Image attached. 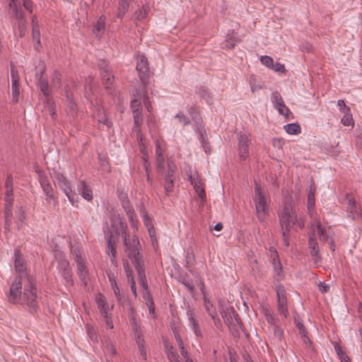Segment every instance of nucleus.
Wrapping results in <instances>:
<instances>
[{
  "label": "nucleus",
  "mask_w": 362,
  "mask_h": 362,
  "mask_svg": "<svg viewBox=\"0 0 362 362\" xmlns=\"http://www.w3.org/2000/svg\"><path fill=\"white\" fill-rule=\"evenodd\" d=\"M57 269L59 272L70 269L69 261L63 255H60L58 259Z\"/></svg>",
  "instance_id": "obj_39"
},
{
  "label": "nucleus",
  "mask_w": 362,
  "mask_h": 362,
  "mask_svg": "<svg viewBox=\"0 0 362 362\" xmlns=\"http://www.w3.org/2000/svg\"><path fill=\"white\" fill-rule=\"evenodd\" d=\"M158 171L162 173L165 180H175L176 166L172 161L168 162V169L166 171H165V168Z\"/></svg>",
  "instance_id": "obj_23"
},
{
  "label": "nucleus",
  "mask_w": 362,
  "mask_h": 362,
  "mask_svg": "<svg viewBox=\"0 0 362 362\" xmlns=\"http://www.w3.org/2000/svg\"><path fill=\"white\" fill-rule=\"evenodd\" d=\"M5 228L10 230L12 217L13 205V177L11 175H8L5 182Z\"/></svg>",
  "instance_id": "obj_6"
},
{
  "label": "nucleus",
  "mask_w": 362,
  "mask_h": 362,
  "mask_svg": "<svg viewBox=\"0 0 362 362\" xmlns=\"http://www.w3.org/2000/svg\"><path fill=\"white\" fill-rule=\"evenodd\" d=\"M175 118H177L179 121V122H180L181 124H182L184 126L185 125H187L188 124H189V119L188 117H187L185 115H183L182 113L180 112V113H177L176 115H175Z\"/></svg>",
  "instance_id": "obj_57"
},
{
  "label": "nucleus",
  "mask_w": 362,
  "mask_h": 362,
  "mask_svg": "<svg viewBox=\"0 0 362 362\" xmlns=\"http://www.w3.org/2000/svg\"><path fill=\"white\" fill-rule=\"evenodd\" d=\"M112 290L114 291V293H115L117 299L119 301H121V300H122V294L120 293V291H119V286H117V284L115 281H114V283L112 282Z\"/></svg>",
  "instance_id": "obj_59"
},
{
  "label": "nucleus",
  "mask_w": 362,
  "mask_h": 362,
  "mask_svg": "<svg viewBox=\"0 0 362 362\" xmlns=\"http://www.w3.org/2000/svg\"><path fill=\"white\" fill-rule=\"evenodd\" d=\"M47 108L48 111L50 114V115L54 118L56 115V112L54 107V103L49 99L47 98Z\"/></svg>",
  "instance_id": "obj_60"
},
{
  "label": "nucleus",
  "mask_w": 362,
  "mask_h": 362,
  "mask_svg": "<svg viewBox=\"0 0 362 362\" xmlns=\"http://www.w3.org/2000/svg\"><path fill=\"white\" fill-rule=\"evenodd\" d=\"M58 187L63 191V192L67 197L69 201L74 205L75 202L74 197L76 194L72 190L69 182L66 181L65 183L59 185Z\"/></svg>",
  "instance_id": "obj_25"
},
{
  "label": "nucleus",
  "mask_w": 362,
  "mask_h": 362,
  "mask_svg": "<svg viewBox=\"0 0 362 362\" xmlns=\"http://www.w3.org/2000/svg\"><path fill=\"white\" fill-rule=\"evenodd\" d=\"M196 193L197 194V196L201 199L202 202L204 203L206 201V194L204 192V189L202 187H198L197 189H194Z\"/></svg>",
  "instance_id": "obj_62"
},
{
  "label": "nucleus",
  "mask_w": 362,
  "mask_h": 362,
  "mask_svg": "<svg viewBox=\"0 0 362 362\" xmlns=\"http://www.w3.org/2000/svg\"><path fill=\"white\" fill-rule=\"evenodd\" d=\"M142 104L146 107L148 112L151 111L152 107L150 105L146 90L144 88L139 90L136 89L135 93L132 95L131 108L132 110L133 115H134V113L141 114Z\"/></svg>",
  "instance_id": "obj_7"
},
{
  "label": "nucleus",
  "mask_w": 362,
  "mask_h": 362,
  "mask_svg": "<svg viewBox=\"0 0 362 362\" xmlns=\"http://www.w3.org/2000/svg\"><path fill=\"white\" fill-rule=\"evenodd\" d=\"M315 201L314 189H310L308 195V214H310L312 219L315 218V217H318L315 211Z\"/></svg>",
  "instance_id": "obj_22"
},
{
  "label": "nucleus",
  "mask_w": 362,
  "mask_h": 362,
  "mask_svg": "<svg viewBox=\"0 0 362 362\" xmlns=\"http://www.w3.org/2000/svg\"><path fill=\"white\" fill-rule=\"evenodd\" d=\"M334 349L341 362H351L346 353L338 344L334 345Z\"/></svg>",
  "instance_id": "obj_37"
},
{
  "label": "nucleus",
  "mask_w": 362,
  "mask_h": 362,
  "mask_svg": "<svg viewBox=\"0 0 362 362\" xmlns=\"http://www.w3.org/2000/svg\"><path fill=\"white\" fill-rule=\"evenodd\" d=\"M166 354L170 362H180L179 355L176 350L171 346H166Z\"/></svg>",
  "instance_id": "obj_36"
},
{
  "label": "nucleus",
  "mask_w": 362,
  "mask_h": 362,
  "mask_svg": "<svg viewBox=\"0 0 362 362\" xmlns=\"http://www.w3.org/2000/svg\"><path fill=\"white\" fill-rule=\"evenodd\" d=\"M15 269L18 273H23L25 271L24 261L21 257V252L18 250L15 251Z\"/></svg>",
  "instance_id": "obj_32"
},
{
  "label": "nucleus",
  "mask_w": 362,
  "mask_h": 362,
  "mask_svg": "<svg viewBox=\"0 0 362 362\" xmlns=\"http://www.w3.org/2000/svg\"><path fill=\"white\" fill-rule=\"evenodd\" d=\"M284 128L286 133L291 135H297L301 132L300 126L298 123L287 124Z\"/></svg>",
  "instance_id": "obj_35"
},
{
  "label": "nucleus",
  "mask_w": 362,
  "mask_h": 362,
  "mask_svg": "<svg viewBox=\"0 0 362 362\" xmlns=\"http://www.w3.org/2000/svg\"><path fill=\"white\" fill-rule=\"evenodd\" d=\"M274 337L279 341H281L284 337L283 330L279 327V325L272 327Z\"/></svg>",
  "instance_id": "obj_50"
},
{
  "label": "nucleus",
  "mask_w": 362,
  "mask_h": 362,
  "mask_svg": "<svg viewBox=\"0 0 362 362\" xmlns=\"http://www.w3.org/2000/svg\"><path fill=\"white\" fill-rule=\"evenodd\" d=\"M198 129L199 131V141L202 144L204 151H205V153H207L208 151H209V146L208 145V143L206 141V138H205V135H204L205 132H203V130L201 129L199 127L198 128Z\"/></svg>",
  "instance_id": "obj_48"
},
{
  "label": "nucleus",
  "mask_w": 362,
  "mask_h": 362,
  "mask_svg": "<svg viewBox=\"0 0 362 362\" xmlns=\"http://www.w3.org/2000/svg\"><path fill=\"white\" fill-rule=\"evenodd\" d=\"M122 207L124 208L129 221L132 223V224H134V220H135V213L134 210L132 208L129 199L126 197V195L120 198Z\"/></svg>",
  "instance_id": "obj_17"
},
{
  "label": "nucleus",
  "mask_w": 362,
  "mask_h": 362,
  "mask_svg": "<svg viewBox=\"0 0 362 362\" xmlns=\"http://www.w3.org/2000/svg\"><path fill=\"white\" fill-rule=\"evenodd\" d=\"M95 302L98 309L100 310L101 315L103 317H107L109 313L110 308L105 297L101 293H98L95 296Z\"/></svg>",
  "instance_id": "obj_16"
},
{
  "label": "nucleus",
  "mask_w": 362,
  "mask_h": 362,
  "mask_svg": "<svg viewBox=\"0 0 362 362\" xmlns=\"http://www.w3.org/2000/svg\"><path fill=\"white\" fill-rule=\"evenodd\" d=\"M71 252L74 257L76 262L83 261V259L81 255V252L78 248L72 247L71 249Z\"/></svg>",
  "instance_id": "obj_56"
},
{
  "label": "nucleus",
  "mask_w": 362,
  "mask_h": 362,
  "mask_svg": "<svg viewBox=\"0 0 362 362\" xmlns=\"http://www.w3.org/2000/svg\"><path fill=\"white\" fill-rule=\"evenodd\" d=\"M274 269L278 276L281 275L282 272V265L278 258H274L272 261Z\"/></svg>",
  "instance_id": "obj_53"
},
{
  "label": "nucleus",
  "mask_w": 362,
  "mask_h": 362,
  "mask_svg": "<svg viewBox=\"0 0 362 362\" xmlns=\"http://www.w3.org/2000/svg\"><path fill=\"white\" fill-rule=\"evenodd\" d=\"M231 26L232 30L228 29V49L233 48L237 43L241 41V35L238 32L240 28L239 23L233 21Z\"/></svg>",
  "instance_id": "obj_13"
},
{
  "label": "nucleus",
  "mask_w": 362,
  "mask_h": 362,
  "mask_svg": "<svg viewBox=\"0 0 362 362\" xmlns=\"http://www.w3.org/2000/svg\"><path fill=\"white\" fill-rule=\"evenodd\" d=\"M187 315L188 317V325L191 327V329H192L194 334L197 337H202V332L199 329L198 321L194 317L192 310L188 309Z\"/></svg>",
  "instance_id": "obj_18"
},
{
  "label": "nucleus",
  "mask_w": 362,
  "mask_h": 362,
  "mask_svg": "<svg viewBox=\"0 0 362 362\" xmlns=\"http://www.w3.org/2000/svg\"><path fill=\"white\" fill-rule=\"evenodd\" d=\"M147 16V11L144 8H139L135 12V18L137 21L144 19Z\"/></svg>",
  "instance_id": "obj_54"
},
{
  "label": "nucleus",
  "mask_w": 362,
  "mask_h": 362,
  "mask_svg": "<svg viewBox=\"0 0 362 362\" xmlns=\"http://www.w3.org/2000/svg\"><path fill=\"white\" fill-rule=\"evenodd\" d=\"M308 247L311 256L315 258V262H317L318 261H320V248L314 231L309 234Z\"/></svg>",
  "instance_id": "obj_15"
},
{
  "label": "nucleus",
  "mask_w": 362,
  "mask_h": 362,
  "mask_svg": "<svg viewBox=\"0 0 362 362\" xmlns=\"http://www.w3.org/2000/svg\"><path fill=\"white\" fill-rule=\"evenodd\" d=\"M77 264V274L81 280V281L84 284V285L87 284V276H88V270L85 265V263L83 261L76 262Z\"/></svg>",
  "instance_id": "obj_28"
},
{
  "label": "nucleus",
  "mask_w": 362,
  "mask_h": 362,
  "mask_svg": "<svg viewBox=\"0 0 362 362\" xmlns=\"http://www.w3.org/2000/svg\"><path fill=\"white\" fill-rule=\"evenodd\" d=\"M52 177L56 187H59V185L68 181L66 177L61 172L57 170H54Z\"/></svg>",
  "instance_id": "obj_34"
},
{
  "label": "nucleus",
  "mask_w": 362,
  "mask_h": 362,
  "mask_svg": "<svg viewBox=\"0 0 362 362\" xmlns=\"http://www.w3.org/2000/svg\"><path fill=\"white\" fill-rule=\"evenodd\" d=\"M79 194L86 200L90 201L93 199V193L91 189L86 185L84 181H80L78 185Z\"/></svg>",
  "instance_id": "obj_21"
},
{
  "label": "nucleus",
  "mask_w": 362,
  "mask_h": 362,
  "mask_svg": "<svg viewBox=\"0 0 362 362\" xmlns=\"http://www.w3.org/2000/svg\"><path fill=\"white\" fill-rule=\"evenodd\" d=\"M272 69H273L276 72H279L281 74H284L286 71V69L283 64L281 63H276L273 64V66L272 67Z\"/></svg>",
  "instance_id": "obj_55"
},
{
  "label": "nucleus",
  "mask_w": 362,
  "mask_h": 362,
  "mask_svg": "<svg viewBox=\"0 0 362 362\" xmlns=\"http://www.w3.org/2000/svg\"><path fill=\"white\" fill-rule=\"evenodd\" d=\"M11 90H12L13 100L15 101L16 103H17L18 100V95L20 93V92H19V81H18L17 80H13Z\"/></svg>",
  "instance_id": "obj_43"
},
{
  "label": "nucleus",
  "mask_w": 362,
  "mask_h": 362,
  "mask_svg": "<svg viewBox=\"0 0 362 362\" xmlns=\"http://www.w3.org/2000/svg\"><path fill=\"white\" fill-rule=\"evenodd\" d=\"M284 207L281 211L279 212V219L281 228L283 242L285 246L290 245V235L289 233L293 226H298L300 229L305 227L304 220L298 216L294 205L295 202L292 196L286 195L283 201Z\"/></svg>",
  "instance_id": "obj_3"
},
{
  "label": "nucleus",
  "mask_w": 362,
  "mask_h": 362,
  "mask_svg": "<svg viewBox=\"0 0 362 362\" xmlns=\"http://www.w3.org/2000/svg\"><path fill=\"white\" fill-rule=\"evenodd\" d=\"M105 16H100L94 26L93 33L97 37H101L105 31Z\"/></svg>",
  "instance_id": "obj_24"
},
{
  "label": "nucleus",
  "mask_w": 362,
  "mask_h": 362,
  "mask_svg": "<svg viewBox=\"0 0 362 362\" xmlns=\"http://www.w3.org/2000/svg\"><path fill=\"white\" fill-rule=\"evenodd\" d=\"M269 200L270 199L267 196V192L256 183L255 186L254 202L256 214L260 222H264L268 214V203Z\"/></svg>",
  "instance_id": "obj_5"
},
{
  "label": "nucleus",
  "mask_w": 362,
  "mask_h": 362,
  "mask_svg": "<svg viewBox=\"0 0 362 362\" xmlns=\"http://www.w3.org/2000/svg\"><path fill=\"white\" fill-rule=\"evenodd\" d=\"M346 202L349 216L351 217L354 220L359 218L362 220V209L361 206L356 204L354 199L349 197H346Z\"/></svg>",
  "instance_id": "obj_14"
},
{
  "label": "nucleus",
  "mask_w": 362,
  "mask_h": 362,
  "mask_svg": "<svg viewBox=\"0 0 362 362\" xmlns=\"http://www.w3.org/2000/svg\"><path fill=\"white\" fill-rule=\"evenodd\" d=\"M16 214V217H17L18 221H20L21 223L23 222V221L25 218V211L23 209V208L19 207L18 209H17Z\"/></svg>",
  "instance_id": "obj_61"
},
{
  "label": "nucleus",
  "mask_w": 362,
  "mask_h": 362,
  "mask_svg": "<svg viewBox=\"0 0 362 362\" xmlns=\"http://www.w3.org/2000/svg\"><path fill=\"white\" fill-rule=\"evenodd\" d=\"M32 24H33V40L35 42L34 45L35 49L37 50L39 49V47H40V28L37 23L35 21V18H33L32 20Z\"/></svg>",
  "instance_id": "obj_27"
},
{
  "label": "nucleus",
  "mask_w": 362,
  "mask_h": 362,
  "mask_svg": "<svg viewBox=\"0 0 362 362\" xmlns=\"http://www.w3.org/2000/svg\"><path fill=\"white\" fill-rule=\"evenodd\" d=\"M204 284H202V286L200 288L201 289V291L204 296V303H205V307H206V309L207 310V312L209 313V314L211 316V317L214 319V323L216 325V326L217 327H219V324H220V319L219 318H216L215 317V315H214V312L213 310V305L211 303V302L206 298V296H205V292L204 291Z\"/></svg>",
  "instance_id": "obj_20"
},
{
  "label": "nucleus",
  "mask_w": 362,
  "mask_h": 362,
  "mask_svg": "<svg viewBox=\"0 0 362 362\" xmlns=\"http://www.w3.org/2000/svg\"><path fill=\"white\" fill-rule=\"evenodd\" d=\"M272 102L279 114L287 117L291 113L290 110L285 105L283 98L278 91H274L272 93Z\"/></svg>",
  "instance_id": "obj_12"
},
{
  "label": "nucleus",
  "mask_w": 362,
  "mask_h": 362,
  "mask_svg": "<svg viewBox=\"0 0 362 362\" xmlns=\"http://www.w3.org/2000/svg\"><path fill=\"white\" fill-rule=\"evenodd\" d=\"M103 110L98 109L97 114L94 117L99 124V128L103 129L106 128V129H108L111 127L112 122L108 119L106 114L103 113Z\"/></svg>",
  "instance_id": "obj_19"
},
{
  "label": "nucleus",
  "mask_w": 362,
  "mask_h": 362,
  "mask_svg": "<svg viewBox=\"0 0 362 362\" xmlns=\"http://www.w3.org/2000/svg\"><path fill=\"white\" fill-rule=\"evenodd\" d=\"M337 105L339 107L340 111L342 112H351L350 107L346 105V103H345L344 100H341V99L337 101Z\"/></svg>",
  "instance_id": "obj_58"
},
{
  "label": "nucleus",
  "mask_w": 362,
  "mask_h": 362,
  "mask_svg": "<svg viewBox=\"0 0 362 362\" xmlns=\"http://www.w3.org/2000/svg\"><path fill=\"white\" fill-rule=\"evenodd\" d=\"M102 77L106 86V88H110V86L112 85L114 78L113 76L108 73L107 69H105Z\"/></svg>",
  "instance_id": "obj_47"
},
{
  "label": "nucleus",
  "mask_w": 362,
  "mask_h": 362,
  "mask_svg": "<svg viewBox=\"0 0 362 362\" xmlns=\"http://www.w3.org/2000/svg\"><path fill=\"white\" fill-rule=\"evenodd\" d=\"M133 117H134V120L135 127L139 128L141 126V121H142L141 114L134 113V115H133Z\"/></svg>",
  "instance_id": "obj_63"
},
{
  "label": "nucleus",
  "mask_w": 362,
  "mask_h": 362,
  "mask_svg": "<svg viewBox=\"0 0 362 362\" xmlns=\"http://www.w3.org/2000/svg\"><path fill=\"white\" fill-rule=\"evenodd\" d=\"M344 117L341 119V122L344 126L354 125V119L351 112H344Z\"/></svg>",
  "instance_id": "obj_44"
},
{
  "label": "nucleus",
  "mask_w": 362,
  "mask_h": 362,
  "mask_svg": "<svg viewBox=\"0 0 362 362\" xmlns=\"http://www.w3.org/2000/svg\"><path fill=\"white\" fill-rule=\"evenodd\" d=\"M52 86L56 88H59L61 86V75L60 74L55 71L53 73L52 78Z\"/></svg>",
  "instance_id": "obj_49"
},
{
  "label": "nucleus",
  "mask_w": 362,
  "mask_h": 362,
  "mask_svg": "<svg viewBox=\"0 0 362 362\" xmlns=\"http://www.w3.org/2000/svg\"><path fill=\"white\" fill-rule=\"evenodd\" d=\"M8 13L11 17L18 21L19 35L21 37H23L26 30V21L21 6L20 4H17L16 0H11V1L9 2Z\"/></svg>",
  "instance_id": "obj_8"
},
{
  "label": "nucleus",
  "mask_w": 362,
  "mask_h": 362,
  "mask_svg": "<svg viewBox=\"0 0 362 362\" xmlns=\"http://www.w3.org/2000/svg\"><path fill=\"white\" fill-rule=\"evenodd\" d=\"M136 341L141 355L142 356L144 360H146V351L144 346V341L139 334H137Z\"/></svg>",
  "instance_id": "obj_40"
},
{
  "label": "nucleus",
  "mask_w": 362,
  "mask_h": 362,
  "mask_svg": "<svg viewBox=\"0 0 362 362\" xmlns=\"http://www.w3.org/2000/svg\"><path fill=\"white\" fill-rule=\"evenodd\" d=\"M313 221L315 223L320 240L321 241L329 240L330 239L329 234L326 231L325 229L323 228L319 217H315V218L313 219Z\"/></svg>",
  "instance_id": "obj_26"
},
{
  "label": "nucleus",
  "mask_w": 362,
  "mask_h": 362,
  "mask_svg": "<svg viewBox=\"0 0 362 362\" xmlns=\"http://www.w3.org/2000/svg\"><path fill=\"white\" fill-rule=\"evenodd\" d=\"M156 163L157 168L158 170H161L164 169V163L165 158L163 155V151L159 145L158 142L156 141Z\"/></svg>",
  "instance_id": "obj_30"
},
{
  "label": "nucleus",
  "mask_w": 362,
  "mask_h": 362,
  "mask_svg": "<svg viewBox=\"0 0 362 362\" xmlns=\"http://www.w3.org/2000/svg\"><path fill=\"white\" fill-rule=\"evenodd\" d=\"M248 83L253 93L262 89L261 85L257 83V78L253 75L248 78Z\"/></svg>",
  "instance_id": "obj_41"
},
{
  "label": "nucleus",
  "mask_w": 362,
  "mask_h": 362,
  "mask_svg": "<svg viewBox=\"0 0 362 362\" xmlns=\"http://www.w3.org/2000/svg\"><path fill=\"white\" fill-rule=\"evenodd\" d=\"M192 111L190 112L191 117L192 119L197 123L199 124L201 118L199 115V114L196 112V110L194 107H191Z\"/></svg>",
  "instance_id": "obj_64"
},
{
  "label": "nucleus",
  "mask_w": 362,
  "mask_h": 362,
  "mask_svg": "<svg viewBox=\"0 0 362 362\" xmlns=\"http://www.w3.org/2000/svg\"><path fill=\"white\" fill-rule=\"evenodd\" d=\"M112 230L105 233V238L107 243V253L111 255L110 261L112 264L116 263V248L115 243L119 237V233L124 230V225L119 217L115 216L111 218Z\"/></svg>",
  "instance_id": "obj_4"
},
{
  "label": "nucleus",
  "mask_w": 362,
  "mask_h": 362,
  "mask_svg": "<svg viewBox=\"0 0 362 362\" xmlns=\"http://www.w3.org/2000/svg\"><path fill=\"white\" fill-rule=\"evenodd\" d=\"M136 61V69L139 73L141 81L144 85L149 72L148 60L144 55H138Z\"/></svg>",
  "instance_id": "obj_11"
},
{
  "label": "nucleus",
  "mask_w": 362,
  "mask_h": 362,
  "mask_svg": "<svg viewBox=\"0 0 362 362\" xmlns=\"http://www.w3.org/2000/svg\"><path fill=\"white\" fill-rule=\"evenodd\" d=\"M124 245L127 253L128 257L134 265L138 274V280L140 286L143 288L142 294L146 304H152L153 298L148 290V284L145 274L144 262L142 256L140 255L139 246L140 245L139 239L134 237L131 243H128L126 235H123Z\"/></svg>",
  "instance_id": "obj_2"
},
{
  "label": "nucleus",
  "mask_w": 362,
  "mask_h": 362,
  "mask_svg": "<svg viewBox=\"0 0 362 362\" xmlns=\"http://www.w3.org/2000/svg\"><path fill=\"white\" fill-rule=\"evenodd\" d=\"M277 297V308L279 313L285 318L288 317V300L286 292L283 285H278L276 288Z\"/></svg>",
  "instance_id": "obj_10"
},
{
  "label": "nucleus",
  "mask_w": 362,
  "mask_h": 362,
  "mask_svg": "<svg viewBox=\"0 0 362 362\" xmlns=\"http://www.w3.org/2000/svg\"><path fill=\"white\" fill-rule=\"evenodd\" d=\"M124 272L127 278V281L130 284L131 291L135 297L137 296L136 282L134 279L132 271L130 269L129 266L124 264Z\"/></svg>",
  "instance_id": "obj_29"
},
{
  "label": "nucleus",
  "mask_w": 362,
  "mask_h": 362,
  "mask_svg": "<svg viewBox=\"0 0 362 362\" xmlns=\"http://www.w3.org/2000/svg\"><path fill=\"white\" fill-rule=\"evenodd\" d=\"M23 276L19 275L16 278L10 287L8 300L12 303H18L27 305L32 311H37L38 308L37 289L32 276L25 274L24 279L28 285H25L22 293Z\"/></svg>",
  "instance_id": "obj_1"
},
{
  "label": "nucleus",
  "mask_w": 362,
  "mask_h": 362,
  "mask_svg": "<svg viewBox=\"0 0 362 362\" xmlns=\"http://www.w3.org/2000/svg\"><path fill=\"white\" fill-rule=\"evenodd\" d=\"M293 318L294 324L298 328L300 336H305V334H308L305 327L303 325L302 319L296 311L293 313Z\"/></svg>",
  "instance_id": "obj_33"
},
{
  "label": "nucleus",
  "mask_w": 362,
  "mask_h": 362,
  "mask_svg": "<svg viewBox=\"0 0 362 362\" xmlns=\"http://www.w3.org/2000/svg\"><path fill=\"white\" fill-rule=\"evenodd\" d=\"M174 182H175V180H170V179L165 180L164 188H165V194L167 195H168L169 193H170L173 190Z\"/></svg>",
  "instance_id": "obj_52"
},
{
  "label": "nucleus",
  "mask_w": 362,
  "mask_h": 362,
  "mask_svg": "<svg viewBox=\"0 0 362 362\" xmlns=\"http://www.w3.org/2000/svg\"><path fill=\"white\" fill-rule=\"evenodd\" d=\"M188 179L189 180L192 185H193L194 189L203 186L201 178L197 173L189 175Z\"/></svg>",
  "instance_id": "obj_38"
},
{
  "label": "nucleus",
  "mask_w": 362,
  "mask_h": 362,
  "mask_svg": "<svg viewBox=\"0 0 362 362\" xmlns=\"http://www.w3.org/2000/svg\"><path fill=\"white\" fill-rule=\"evenodd\" d=\"M260 61L262 63V64H264V66H266L267 67H268L269 69H272L273 64H274V60L271 57L262 56L260 57Z\"/></svg>",
  "instance_id": "obj_51"
},
{
  "label": "nucleus",
  "mask_w": 362,
  "mask_h": 362,
  "mask_svg": "<svg viewBox=\"0 0 362 362\" xmlns=\"http://www.w3.org/2000/svg\"><path fill=\"white\" fill-rule=\"evenodd\" d=\"M38 180L41 187H43L51 184L47 175L43 171L41 170L38 171Z\"/></svg>",
  "instance_id": "obj_46"
},
{
  "label": "nucleus",
  "mask_w": 362,
  "mask_h": 362,
  "mask_svg": "<svg viewBox=\"0 0 362 362\" xmlns=\"http://www.w3.org/2000/svg\"><path fill=\"white\" fill-rule=\"evenodd\" d=\"M39 86L43 95L48 97L49 95L48 81L46 79L41 78L39 81Z\"/></svg>",
  "instance_id": "obj_45"
},
{
  "label": "nucleus",
  "mask_w": 362,
  "mask_h": 362,
  "mask_svg": "<svg viewBox=\"0 0 362 362\" xmlns=\"http://www.w3.org/2000/svg\"><path fill=\"white\" fill-rule=\"evenodd\" d=\"M64 279L66 286H72L74 284L73 279H72V272L71 269H66L65 271H62L59 272Z\"/></svg>",
  "instance_id": "obj_42"
},
{
  "label": "nucleus",
  "mask_w": 362,
  "mask_h": 362,
  "mask_svg": "<svg viewBox=\"0 0 362 362\" xmlns=\"http://www.w3.org/2000/svg\"><path fill=\"white\" fill-rule=\"evenodd\" d=\"M249 136V134L245 131H240L237 133L238 156L241 160H245L249 155V146L251 142Z\"/></svg>",
  "instance_id": "obj_9"
},
{
  "label": "nucleus",
  "mask_w": 362,
  "mask_h": 362,
  "mask_svg": "<svg viewBox=\"0 0 362 362\" xmlns=\"http://www.w3.org/2000/svg\"><path fill=\"white\" fill-rule=\"evenodd\" d=\"M263 310L265 319L272 327L279 325V320L272 310L269 308H264Z\"/></svg>",
  "instance_id": "obj_31"
}]
</instances>
